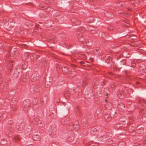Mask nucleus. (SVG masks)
<instances>
[{
  "mask_svg": "<svg viewBox=\"0 0 146 146\" xmlns=\"http://www.w3.org/2000/svg\"><path fill=\"white\" fill-rule=\"evenodd\" d=\"M55 126L54 125H51L49 127V130L50 131L55 130Z\"/></svg>",
  "mask_w": 146,
  "mask_h": 146,
  "instance_id": "f257e3e1",
  "label": "nucleus"
},
{
  "mask_svg": "<svg viewBox=\"0 0 146 146\" xmlns=\"http://www.w3.org/2000/svg\"><path fill=\"white\" fill-rule=\"evenodd\" d=\"M33 139L36 141H38L40 140V137L38 135H34L33 136Z\"/></svg>",
  "mask_w": 146,
  "mask_h": 146,
  "instance_id": "f03ea898",
  "label": "nucleus"
},
{
  "mask_svg": "<svg viewBox=\"0 0 146 146\" xmlns=\"http://www.w3.org/2000/svg\"><path fill=\"white\" fill-rule=\"evenodd\" d=\"M19 137L18 136H16L15 137L14 139L15 141H16L17 140H19Z\"/></svg>",
  "mask_w": 146,
  "mask_h": 146,
  "instance_id": "7ed1b4c3",
  "label": "nucleus"
},
{
  "mask_svg": "<svg viewBox=\"0 0 146 146\" xmlns=\"http://www.w3.org/2000/svg\"><path fill=\"white\" fill-rule=\"evenodd\" d=\"M122 143H123L122 142H120L119 143V145L120 146V145H121V144H122Z\"/></svg>",
  "mask_w": 146,
  "mask_h": 146,
  "instance_id": "20e7f679",
  "label": "nucleus"
},
{
  "mask_svg": "<svg viewBox=\"0 0 146 146\" xmlns=\"http://www.w3.org/2000/svg\"><path fill=\"white\" fill-rule=\"evenodd\" d=\"M96 131V129H94L92 130V131Z\"/></svg>",
  "mask_w": 146,
  "mask_h": 146,
  "instance_id": "39448f33",
  "label": "nucleus"
},
{
  "mask_svg": "<svg viewBox=\"0 0 146 146\" xmlns=\"http://www.w3.org/2000/svg\"><path fill=\"white\" fill-rule=\"evenodd\" d=\"M27 146H33V145H28Z\"/></svg>",
  "mask_w": 146,
  "mask_h": 146,
  "instance_id": "423d86ee",
  "label": "nucleus"
},
{
  "mask_svg": "<svg viewBox=\"0 0 146 146\" xmlns=\"http://www.w3.org/2000/svg\"><path fill=\"white\" fill-rule=\"evenodd\" d=\"M54 143L53 144H51V145L52 146H54Z\"/></svg>",
  "mask_w": 146,
  "mask_h": 146,
  "instance_id": "0eeeda50",
  "label": "nucleus"
},
{
  "mask_svg": "<svg viewBox=\"0 0 146 146\" xmlns=\"http://www.w3.org/2000/svg\"><path fill=\"white\" fill-rule=\"evenodd\" d=\"M69 141H72L73 140L72 139H71V140H69Z\"/></svg>",
  "mask_w": 146,
  "mask_h": 146,
  "instance_id": "6e6552de",
  "label": "nucleus"
},
{
  "mask_svg": "<svg viewBox=\"0 0 146 146\" xmlns=\"http://www.w3.org/2000/svg\"><path fill=\"white\" fill-rule=\"evenodd\" d=\"M91 133H92V134H93V133L92 132V131H91Z\"/></svg>",
  "mask_w": 146,
  "mask_h": 146,
  "instance_id": "1a4fd4ad",
  "label": "nucleus"
}]
</instances>
